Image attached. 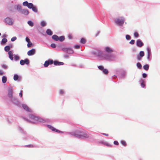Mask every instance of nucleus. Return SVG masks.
Segmentation results:
<instances>
[{
	"instance_id": "nucleus-1",
	"label": "nucleus",
	"mask_w": 160,
	"mask_h": 160,
	"mask_svg": "<svg viewBox=\"0 0 160 160\" xmlns=\"http://www.w3.org/2000/svg\"><path fill=\"white\" fill-rule=\"evenodd\" d=\"M105 51L107 53L103 54L101 50H95L92 52V53L101 59L109 61H113L116 59V55L112 53L114 50L112 48L106 47L105 48Z\"/></svg>"
},
{
	"instance_id": "nucleus-2",
	"label": "nucleus",
	"mask_w": 160,
	"mask_h": 160,
	"mask_svg": "<svg viewBox=\"0 0 160 160\" xmlns=\"http://www.w3.org/2000/svg\"><path fill=\"white\" fill-rule=\"evenodd\" d=\"M66 133L81 138H86L89 137L87 132L83 131L76 130L71 132H67Z\"/></svg>"
},
{
	"instance_id": "nucleus-3",
	"label": "nucleus",
	"mask_w": 160,
	"mask_h": 160,
	"mask_svg": "<svg viewBox=\"0 0 160 160\" xmlns=\"http://www.w3.org/2000/svg\"><path fill=\"white\" fill-rule=\"evenodd\" d=\"M29 117L30 119L29 121L30 122L32 123L44 122H46L45 119L32 114H30L29 115Z\"/></svg>"
},
{
	"instance_id": "nucleus-4",
	"label": "nucleus",
	"mask_w": 160,
	"mask_h": 160,
	"mask_svg": "<svg viewBox=\"0 0 160 160\" xmlns=\"http://www.w3.org/2000/svg\"><path fill=\"white\" fill-rule=\"evenodd\" d=\"M125 21V18L123 17H118L114 19V22L115 24L119 26H122Z\"/></svg>"
},
{
	"instance_id": "nucleus-5",
	"label": "nucleus",
	"mask_w": 160,
	"mask_h": 160,
	"mask_svg": "<svg viewBox=\"0 0 160 160\" xmlns=\"http://www.w3.org/2000/svg\"><path fill=\"white\" fill-rule=\"evenodd\" d=\"M5 22L9 25H12L14 23L13 19L10 17H7L5 19Z\"/></svg>"
},
{
	"instance_id": "nucleus-6",
	"label": "nucleus",
	"mask_w": 160,
	"mask_h": 160,
	"mask_svg": "<svg viewBox=\"0 0 160 160\" xmlns=\"http://www.w3.org/2000/svg\"><path fill=\"white\" fill-rule=\"evenodd\" d=\"M10 100L14 104L17 105L19 106L20 105V102L19 101L15 98L13 97L11 99H10Z\"/></svg>"
},
{
	"instance_id": "nucleus-7",
	"label": "nucleus",
	"mask_w": 160,
	"mask_h": 160,
	"mask_svg": "<svg viewBox=\"0 0 160 160\" xmlns=\"http://www.w3.org/2000/svg\"><path fill=\"white\" fill-rule=\"evenodd\" d=\"M62 50L64 52H67L69 54H72L73 52V50L70 48H63Z\"/></svg>"
},
{
	"instance_id": "nucleus-8",
	"label": "nucleus",
	"mask_w": 160,
	"mask_h": 160,
	"mask_svg": "<svg viewBox=\"0 0 160 160\" xmlns=\"http://www.w3.org/2000/svg\"><path fill=\"white\" fill-rule=\"evenodd\" d=\"M47 126L48 128H49L52 131H53L54 132H58V133H63V132H62L57 129H56L54 127H53L52 126H51L50 125H48Z\"/></svg>"
},
{
	"instance_id": "nucleus-9",
	"label": "nucleus",
	"mask_w": 160,
	"mask_h": 160,
	"mask_svg": "<svg viewBox=\"0 0 160 160\" xmlns=\"http://www.w3.org/2000/svg\"><path fill=\"white\" fill-rule=\"evenodd\" d=\"M22 108L25 111L29 112H32V110L30 108H29L27 105L24 104H22Z\"/></svg>"
},
{
	"instance_id": "nucleus-10",
	"label": "nucleus",
	"mask_w": 160,
	"mask_h": 160,
	"mask_svg": "<svg viewBox=\"0 0 160 160\" xmlns=\"http://www.w3.org/2000/svg\"><path fill=\"white\" fill-rule=\"evenodd\" d=\"M13 90L12 88H9L8 90V97L11 99L12 98H13V97L12 94H13Z\"/></svg>"
},
{
	"instance_id": "nucleus-11",
	"label": "nucleus",
	"mask_w": 160,
	"mask_h": 160,
	"mask_svg": "<svg viewBox=\"0 0 160 160\" xmlns=\"http://www.w3.org/2000/svg\"><path fill=\"white\" fill-rule=\"evenodd\" d=\"M147 50L148 52L147 59L149 61L151 60V57H150L151 55V49L149 47H148L147 48Z\"/></svg>"
},
{
	"instance_id": "nucleus-12",
	"label": "nucleus",
	"mask_w": 160,
	"mask_h": 160,
	"mask_svg": "<svg viewBox=\"0 0 160 160\" xmlns=\"http://www.w3.org/2000/svg\"><path fill=\"white\" fill-rule=\"evenodd\" d=\"M20 12L25 15H28L29 13L27 9H22Z\"/></svg>"
},
{
	"instance_id": "nucleus-13",
	"label": "nucleus",
	"mask_w": 160,
	"mask_h": 160,
	"mask_svg": "<svg viewBox=\"0 0 160 160\" xmlns=\"http://www.w3.org/2000/svg\"><path fill=\"white\" fill-rule=\"evenodd\" d=\"M35 50L34 49H32L29 51L28 53V55L29 56H31L35 54Z\"/></svg>"
},
{
	"instance_id": "nucleus-14",
	"label": "nucleus",
	"mask_w": 160,
	"mask_h": 160,
	"mask_svg": "<svg viewBox=\"0 0 160 160\" xmlns=\"http://www.w3.org/2000/svg\"><path fill=\"white\" fill-rule=\"evenodd\" d=\"M143 45V43L140 39H138L137 41V45L139 47H141Z\"/></svg>"
},
{
	"instance_id": "nucleus-15",
	"label": "nucleus",
	"mask_w": 160,
	"mask_h": 160,
	"mask_svg": "<svg viewBox=\"0 0 160 160\" xmlns=\"http://www.w3.org/2000/svg\"><path fill=\"white\" fill-rule=\"evenodd\" d=\"M13 79L15 81H20L21 79V77L19 76L17 74H15L13 77Z\"/></svg>"
},
{
	"instance_id": "nucleus-16",
	"label": "nucleus",
	"mask_w": 160,
	"mask_h": 160,
	"mask_svg": "<svg viewBox=\"0 0 160 160\" xmlns=\"http://www.w3.org/2000/svg\"><path fill=\"white\" fill-rule=\"evenodd\" d=\"M14 8L15 9L20 12L22 10L21 6L19 4H17L15 5Z\"/></svg>"
},
{
	"instance_id": "nucleus-17",
	"label": "nucleus",
	"mask_w": 160,
	"mask_h": 160,
	"mask_svg": "<svg viewBox=\"0 0 160 160\" xmlns=\"http://www.w3.org/2000/svg\"><path fill=\"white\" fill-rule=\"evenodd\" d=\"M8 54L9 55V58L11 60H13V55L12 52V51H9L8 52Z\"/></svg>"
},
{
	"instance_id": "nucleus-18",
	"label": "nucleus",
	"mask_w": 160,
	"mask_h": 160,
	"mask_svg": "<svg viewBox=\"0 0 160 160\" xmlns=\"http://www.w3.org/2000/svg\"><path fill=\"white\" fill-rule=\"evenodd\" d=\"M53 63L55 65H63L64 64V63L63 62H58L57 61H54Z\"/></svg>"
},
{
	"instance_id": "nucleus-19",
	"label": "nucleus",
	"mask_w": 160,
	"mask_h": 160,
	"mask_svg": "<svg viewBox=\"0 0 160 160\" xmlns=\"http://www.w3.org/2000/svg\"><path fill=\"white\" fill-rule=\"evenodd\" d=\"M141 85L142 88H144L145 86V85L144 84V81L142 79H141L139 81Z\"/></svg>"
},
{
	"instance_id": "nucleus-20",
	"label": "nucleus",
	"mask_w": 160,
	"mask_h": 160,
	"mask_svg": "<svg viewBox=\"0 0 160 160\" xmlns=\"http://www.w3.org/2000/svg\"><path fill=\"white\" fill-rule=\"evenodd\" d=\"M52 38L53 39L56 41H57L59 40V37L56 35H53L52 37Z\"/></svg>"
},
{
	"instance_id": "nucleus-21",
	"label": "nucleus",
	"mask_w": 160,
	"mask_h": 160,
	"mask_svg": "<svg viewBox=\"0 0 160 160\" xmlns=\"http://www.w3.org/2000/svg\"><path fill=\"white\" fill-rule=\"evenodd\" d=\"M46 33L47 34L49 35H52V32L50 29H48L46 31Z\"/></svg>"
},
{
	"instance_id": "nucleus-22",
	"label": "nucleus",
	"mask_w": 160,
	"mask_h": 160,
	"mask_svg": "<svg viewBox=\"0 0 160 160\" xmlns=\"http://www.w3.org/2000/svg\"><path fill=\"white\" fill-rule=\"evenodd\" d=\"M7 42V39L5 38H4L2 40L1 42V44L2 45L4 44Z\"/></svg>"
},
{
	"instance_id": "nucleus-23",
	"label": "nucleus",
	"mask_w": 160,
	"mask_h": 160,
	"mask_svg": "<svg viewBox=\"0 0 160 160\" xmlns=\"http://www.w3.org/2000/svg\"><path fill=\"white\" fill-rule=\"evenodd\" d=\"M102 143L103 144L107 147H110L112 146L110 144L107 142H103Z\"/></svg>"
},
{
	"instance_id": "nucleus-24",
	"label": "nucleus",
	"mask_w": 160,
	"mask_h": 160,
	"mask_svg": "<svg viewBox=\"0 0 160 160\" xmlns=\"http://www.w3.org/2000/svg\"><path fill=\"white\" fill-rule=\"evenodd\" d=\"M7 80V78L5 76H3L2 78V82L3 83H5Z\"/></svg>"
},
{
	"instance_id": "nucleus-25",
	"label": "nucleus",
	"mask_w": 160,
	"mask_h": 160,
	"mask_svg": "<svg viewBox=\"0 0 160 160\" xmlns=\"http://www.w3.org/2000/svg\"><path fill=\"white\" fill-rule=\"evenodd\" d=\"M28 24L31 27H33L34 25L33 22L31 21H29L28 22Z\"/></svg>"
},
{
	"instance_id": "nucleus-26",
	"label": "nucleus",
	"mask_w": 160,
	"mask_h": 160,
	"mask_svg": "<svg viewBox=\"0 0 160 160\" xmlns=\"http://www.w3.org/2000/svg\"><path fill=\"white\" fill-rule=\"evenodd\" d=\"M33 6V5L32 4V3H29L27 7L28 8L30 9H32Z\"/></svg>"
},
{
	"instance_id": "nucleus-27",
	"label": "nucleus",
	"mask_w": 160,
	"mask_h": 160,
	"mask_svg": "<svg viewBox=\"0 0 160 160\" xmlns=\"http://www.w3.org/2000/svg\"><path fill=\"white\" fill-rule=\"evenodd\" d=\"M143 68L145 70H148L149 69V66L148 64H146L143 66Z\"/></svg>"
},
{
	"instance_id": "nucleus-28",
	"label": "nucleus",
	"mask_w": 160,
	"mask_h": 160,
	"mask_svg": "<svg viewBox=\"0 0 160 160\" xmlns=\"http://www.w3.org/2000/svg\"><path fill=\"white\" fill-rule=\"evenodd\" d=\"M4 50L6 52H8L10 50V47L8 46H7L4 48Z\"/></svg>"
},
{
	"instance_id": "nucleus-29",
	"label": "nucleus",
	"mask_w": 160,
	"mask_h": 160,
	"mask_svg": "<svg viewBox=\"0 0 160 160\" xmlns=\"http://www.w3.org/2000/svg\"><path fill=\"white\" fill-rule=\"evenodd\" d=\"M65 39L64 37L63 36H61L59 38V40L61 42L63 41Z\"/></svg>"
},
{
	"instance_id": "nucleus-30",
	"label": "nucleus",
	"mask_w": 160,
	"mask_h": 160,
	"mask_svg": "<svg viewBox=\"0 0 160 160\" xmlns=\"http://www.w3.org/2000/svg\"><path fill=\"white\" fill-rule=\"evenodd\" d=\"M41 25L42 26L44 27L46 25V23L44 21H42L41 22Z\"/></svg>"
},
{
	"instance_id": "nucleus-31",
	"label": "nucleus",
	"mask_w": 160,
	"mask_h": 160,
	"mask_svg": "<svg viewBox=\"0 0 160 160\" xmlns=\"http://www.w3.org/2000/svg\"><path fill=\"white\" fill-rule=\"evenodd\" d=\"M32 9V11L34 12H38V9L35 7L33 6Z\"/></svg>"
},
{
	"instance_id": "nucleus-32",
	"label": "nucleus",
	"mask_w": 160,
	"mask_h": 160,
	"mask_svg": "<svg viewBox=\"0 0 160 160\" xmlns=\"http://www.w3.org/2000/svg\"><path fill=\"white\" fill-rule=\"evenodd\" d=\"M139 55L141 57H143L144 55V52L142 51H141L140 52Z\"/></svg>"
},
{
	"instance_id": "nucleus-33",
	"label": "nucleus",
	"mask_w": 160,
	"mask_h": 160,
	"mask_svg": "<svg viewBox=\"0 0 160 160\" xmlns=\"http://www.w3.org/2000/svg\"><path fill=\"white\" fill-rule=\"evenodd\" d=\"M80 42L83 44L85 43L86 42V40L84 38H82L80 40Z\"/></svg>"
},
{
	"instance_id": "nucleus-34",
	"label": "nucleus",
	"mask_w": 160,
	"mask_h": 160,
	"mask_svg": "<svg viewBox=\"0 0 160 160\" xmlns=\"http://www.w3.org/2000/svg\"><path fill=\"white\" fill-rule=\"evenodd\" d=\"M102 71L104 74H107L108 73V70L106 69H104Z\"/></svg>"
},
{
	"instance_id": "nucleus-35",
	"label": "nucleus",
	"mask_w": 160,
	"mask_h": 160,
	"mask_svg": "<svg viewBox=\"0 0 160 160\" xmlns=\"http://www.w3.org/2000/svg\"><path fill=\"white\" fill-rule=\"evenodd\" d=\"M24 63L26 64H28L29 63V61L28 59H26L24 60Z\"/></svg>"
},
{
	"instance_id": "nucleus-36",
	"label": "nucleus",
	"mask_w": 160,
	"mask_h": 160,
	"mask_svg": "<svg viewBox=\"0 0 160 160\" xmlns=\"http://www.w3.org/2000/svg\"><path fill=\"white\" fill-rule=\"evenodd\" d=\"M49 65L48 61H46L45 62L44 64V66L45 67H47Z\"/></svg>"
},
{
	"instance_id": "nucleus-37",
	"label": "nucleus",
	"mask_w": 160,
	"mask_h": 160,
	"mask_svg": "<svg viewBox=\"0 0 160 160\" xmlns=\"http://www.w3.org/2000/svg\"><path fill=\"white\" fill-rule=\"evenodd\" d=\"M14 60L15 61H17L19 59V57L18 56L15 55L14 56Z\"/></svg>"
},
{
	"instance_id": "nucleus-38",
	"label": "nucleus",
	"mask_w": 160,
	"mask_h": 160,
	"mask_svg": "<svg viewBox=\"0 0 160 160\" xmlns=\"http://www.w3.org/2000/svg\"><path fill=\"white\" fill-rule=\"evenodd\" d=\"M137 66L139 69H141L142 68V65L141 63L139 62H138L137 64Z\"/></svg>"
},
{
	"instance_id": "nucleus-39",
	"label": "nucleus",
	"mask_w": 160,
	"mask_h": 160,
	"mask_svg": "<svg viewBox=\"0 0 160 160\" xmlns=\"http://www.w3.org/2000/svg\"><path fill=\"white\" fill-rule=\"evenodd\" d=\"M28 2L27 1H25L23 2L22 5L25 6H28Z\"/></svg>"
},
{
	"instance_id": "nucleus-40",
	"label": "nucleus",
	"mask_w": 160,
	"mask_h": 160,
	"mask_svg": "<svg viewBox=\"0 0 160 160\" xmlns=\"http://www.w3.org/2000/svg\"><path fill=\"white\" fill-rule=\"evenodd\" d=\"M126 38L128 40H129L131 39V37L128 35H126Z\"/></svg>"
},
{
	"instance_id": "nucleus-41",
	"label": "nucleus",
	"mask_w": 160,
	"mask_h": 160,
	"mask_svg": "<svg viewBox=\"0 0 160 160\" xmlns=\"http://www.w3.org/2000/svg\"><path fill=\"white\" fill-rule=\"evenodd\" d=\"M98 68L100 70H102H102H103V69H104V67H103V66H98Z\"/></svg>"
},
{
	"instance_id": "nucleus-42",
	"label": "nucleus",
	"mask_w": 160,
	"mask_h": 160,
	"mask_svg": "<svg viewBox=\"0 0 160 160\" xmlns=\"http://www.w3.org/2000/svg\"><path fill=\"white\" fill-rule=\"evenodd\" d=\"M17 38L16 37H14L12 38L11 39V41L12 42H14L17 39Z\"/></svg>"
},
{
	"instance_id": "nucleus-43",
	"label": "nucleus",
	"mask_w": 160,
	"mask_h": 160,
	"mask_svg": "<svg viewBox=\"0 0 160 160\" xmlns=\"http://www.w3.org/2000/svg\"><path fill=\"white\" fill-rule=\"evenodd\" d=\"M32 45V43L30 42H28V44H27L28 47V48H29V47H31V46Z\"/></svg>"
},
{
	"instance_id": "nucleus-44",
	"label": "nucleus",
	"mask_w": 160,
	"mask_h": 160,
	"mask_svg": "<svg viewBox=\"0 0 160 160\" xmlns=\"http://www.w3.org/2000/svg\"><path fill=\"white\" fill-rule=\"evenodd\" d=\"M20 64L22 65H23L24 64V61L23 60H22L20 61Z\"/></svg>"
},
{
	"instance_id": "nucleus-45",
	"label": "nucleus",
	"mask_w": 160,
	"mask_h": 160,
	"mask_svg": "<svg viewBox=\"0 0 160 160\" xmlns=\"http://www.w3.org/2000/svg\"><path fill=\"white\" fill-rule=\"evenodd\" d=\"M134 36L136 38L138 37V33L137 32H135L134 33Z\"/></svg>"
},
{
	"instance_id": "nucleus-46",
	"label": "nucleus",
	"mask_w": 160,
	"mask_h": 160,
	"mask_svg": "<svg viewBox=\"0 0 160 160\" xmlns=\"http://www.w3.org/2000/svg\"><path fill=\"white\" fill-rule=\"evenodd\" d=\"M142 57H141L140 56H139V55H138L137 56V59L138 60H139V61H140L141 60Z\"/></svg>"
},
{
	"instance_id": "nucleus-47",
	"label": "nucleus",
	"mask_w": 160,
	"mask_h": 160,
	"mask_svg": "<svg viewBox=\"0 0 160 160\" xmlns=\"http://www.w3.org/2000/svg\"><path fill=\"white\" fill-rule=\"evenodd\" d=\"M49 64H51L53 63V61L52 60H50L48 61Z\"/></svg>"
},
{
	"instance_id": "nucleus-48",
	"label": "nucleus",
	"mask_w": 160,
	"mask_h": 160,
	"mask_svg": "<svg viewBox=\"0 0 160 160\" xmlns=\"http://www.w3.org/2000/svg\"><path fill=\"white\" fill-rule=\"evenodd\" d=\"M121 143L123 146H125L126 145V142L124 141H122Z\"/></svg>"
},
{
	"instance_id": "nucleus-49",
	"label": "nucleus",
	"mask_w": 160,
	"mask_h": 160,
	"mask_svg": "<svg viewBox=\"0 0 160 160\" xmlns=\"http://www.w3.org/2000/svg\"><path fill=\"white\" fill-rule=\"evenodd\" d=\"M135 42V41L134 40H132L129 43L131 44H133Z\"/></svg>"
},
{
	"instance_id": "nucleus-50",
	"label": "nucleus",
	"mask_w": 160,
	"mask_h": 160,
	"mask_svg": "<svg viewBox=\"0 0 160 160\" xmlns=\"http://www.w3.org/2000/svg\"><path fill=\"white\" fill-rule=\"evenodd\" d=\"M51 46L52 48H55L56 47V45L54 43L52 44Z\"/></svg>"
},
{
	"instance_id": "nucleus-51",
	"label": "nucleus",
	"mask_w": 160,
	"mask_h": 160,
	"mask_svg": "<svg viewBox=\"0 0 160 160\" xmlns=\"http://www.w3.org/2000/svg\"><path fill=\"white\" fill-rule=\"evenodd\" d=\"M64 93V91L62 90H60V93L61 94H62Z\"/></svg>"
},
{
	"instance_id": "nucleus-52",
	"label": "nucleus",
	"mask_w": 160,
	"mask_h": 160,
	"mask_svg": "<svg viewBox=\"0 0 160 160\" xmlns=\"http://www.w3.org/2000/svg\"><path fill=\"white\" fill-rule=\"evenodd\" d=\"M2 67L4 68V69H7L8 68V67L7 66H6V65H3L2 66Z\"/></svg>"
},
{
	"instance_id": "nucleus-53",
	"label": "nucleus",
	"mask_w": 160,
	"mask_h": 160,
	"mask_svg": "<svg viewBox=\"0 0 160 160\" xmlns=\"http://www.w3.org/2000/svg\"><path fill=\"white\" fill-rule=\"evenodd\" d=\"M80 47V46L79 45H76L74 46V47L76 49H78Z\"/></svg>"
},
{
	"instance_id": "nucleus-54",
	"label": "nucleus",
	"mask_w": 160,
	"mask_h": 160,
	"mask_svg": "<svg viewBox=\"0 0 160 160\" xmlns=\"http://www.w3.org/2000/svg\"><path fill=\"white\" fill-rule=\"evenodd\" d=\"M114 144H115V145H118V142L117 141H114V142H113Z\"/></svg>"
},
{
	"instance_id": "nucleus-55",
	"label": "nucleus",
	"mask_w": 160,
	"mask_h": 160,
	"mask_svg": "<svg viewBox=\"0 0 160 160\" xmlns=\"http://www.w3.org/2000/svg\"><path fill=\"white\" fill-rule=\"evenodd\" d=\"M22 91H20V92L19 93V96L21 97L22 96Z\"/></svg>"
},
{
	"instance_id": "nucleus-56",
	"label": "nucleus",
	"mask_w": 160,
	"mask_h": 160,
	"mask_svg": "<svg viewBox=\"0 0 160 160\" xmlns=\"http://www.w3.org/2000/svg\"><path fill=\"white\" fill-rule=\"evenodd\" d=\"M147 76V75L146 73H143L142 76H143V78H145Z\"/></svg>"
},
{
	"instance_id": "nucleus-57",
	"label": "nucleus",
	"mask_w": 160,
	"mask_h": 160,
	"mask_svg": "<svg viewBox=\"0 0 160 160\" xmlns=\"http://www.w3.org/2000/svg\"><path fill=\"white\" fill-rule=\"evenodd\" d=\"M26 42H30V39H29L28 37H27L26 38Z\"/></svg>"
},
{
	"instance_id": "nucleus-58",
	"label": "nucleus",
	"mask_w": 160,
	"mask_h": 160,
	"mask_svg": "<svg viewBox=\"0 0 160 160\" xmlns=\"http://www.w3.org/2000/svg\"><path fill=\"white\" fill-rule=\"evenodd\" d=\"M18 129L19 130L20 132H22H22H23L22 128L21 127H19L18 128Z\"/></svg>"
},
{
	"instance_id": "nucleus-59",
	"label": "nucleus",
	"mask_w": 160,
	"mask_h": 160,
	"mask_svg": "<svg viewBox=\"0 0 160 160\" xmlns=\"http://www.w3.org/2000/svg\"><path fill=\"white\" fill-rule=\"evenodd\" d=\"M68 38L69 39H71L72 38V36L71 35H69L68 36Z\"/></svg>"
},
{
	"instance_id": "nucleus-60",
	"label": "nucleus",
	"mask_w": 160,
	"mask_h": 160,
	"mask_svg": "<svg viewBox=\"0 0 160 160\" xmlns=\"http://www.w3.org/2000/svg\"><path fill=\"white\" fill-rule=\"evenodd\" d=\"M3 74V72L2 70H0V75H2Z\"/></svg>"
},
{
	"instance_id": "nucleus-61",
	"label": "nucleus",
	"mask_w": 160,
	"mask_h": 160,
	"mask_svg": "<svg viewBox=\"0 0 160 160\" xmlns=\"http://www.w3.org/2000/svg\"><path fill=\"white\" fill-rule=\"evenodd\" d=\"M7 36V35L6 34H4L2 36V37L5 38Z\"/></svg>"
},
{
	"instance_id": "nucleus-62",
	"label": "nucleus",
	"mask_w": 160,
	"mask_h": 160,
	"mask_svg": "<svg viewBox=\"0 0 160 160\" xmlns=\"http://www.w3.org/2000/svg\"><path fill=\"white\" fill-rule=\"evenodd\" d=\"M102 134L103 135H104L105 136H108V134H106V133H102Z\"/></svg>"
},
{
	"instance_id": "nucleus-63",
	"label": "nucleus",
	"mask_w": 160,
	"mask_h": 160,
	"mask_svg": "<svg viewBox=\"0 0 160 160\" xmlns=\"http://www.w3.org/2000/svg\"><path fill=\"white\" fill-rule=\"evenodd\" d=\"M122 75L123 76V77H124L126 75V74L125 73H123L122 74Z\"/></svg>"
},
{
	"instance_id": "nucleus-64",
	"label": "nucleus",
	"mask_w": 160,
	"mask_h": 160,
	"mask_svg": "<svg viewBox=\"0 0 160 160\" xmlns=\"http://www.w3.org/2000/svg\"><path fill=\"white\" fill-rule=\"evenodd\" d=\"M27 146L28 147H32V145H28Z\"/></svg>"
}]
</instances>
